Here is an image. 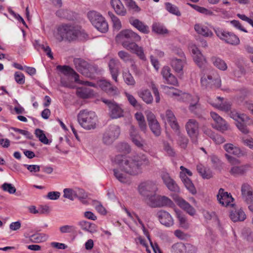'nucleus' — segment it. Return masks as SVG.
I'll return each instance as SVG.
<instances>
[{"label":"nucleus","mask_w":253,"mask_h":253,"mask_svg":"<svg viewBox=\"0 0 253 253\" xmlns=\"http://www.w3.org/2000/svg\"><path fill=\"white\" fill-rule=\"evenodd\" d=\"M112 162L118 165L122 171L132 176L141 173L143 167L149 165V160L143 154L131 157L118 155L112 159Z\"/></svg>","instance_id":"nucleus-1"},{"label":"nucleus","mask_w":253,"mask_h":253,"mask_svg":"<svg viewBox=\"0 0 253 253\" xmlns=\"http://www.w3.org/2000/svg\"><path fill=\"white\" fill-rule=\"evenodd\" d=\"M141 37L131 30H124L121 31L116 36V40L122 42L124 48L136 54L140 59L146 60L143 48L138 46L135 42L141 41Z\"/></svg>","instance_id":"nucleus-2"},{"label":"nucleus","mask_w":253,"mask_h":253,"mask_svg":"<svg viewBox=\"0 0 253 253\" xmlns=\"http://www.w3.org/2000/svg\"><path fill=\"white\" fill-rule=\"evenodd\" d=\"M78 120L80 125L85 129L90 130L96 127V116L94 112L87 110L80 111L78 115Z\"/></svg>","instance_id":"nucleus-3"},{"label":"nucleus","mask_w":253,"mask_h":253,"mask_svg":"<svg viewBox=\"0 0 253 253\" xmlns=\"http://www.w3.org/2000/svg\"><path fill=\"white\" fill-rule=\"evenodd\" d=\"M87 18L92 25L99 32L106 33L108 30V24L105 18L98 12L89 11L87 14Z\"/></svg>","instance_id":"nucleus-4"},{"label":"nucleus","mask_w":253,"mask_h":253,"mask_svg":"<svg viewBox=\"0 0 253 253\" xmlns=\"http://www.w3.org/2000/svg\"><path fill=\"white\" fill-rule=\"evenodd\" d=\"M57 31L61 40L66 39L69 41L75 40L80 33V30L78 26L68 24L59 26Z\"/></svg>","instance_id":"nucleus-5"},{"label":"nucleus","mask_w":253,"mask_h":253,"mask_svg":"<svg viewBox=\"0 0 253 253\" xmlns=\"http://www.w3.org/2000/svg\"><path fill=\"white\" fill-rule=\"evenodd\" d=\"M216 36L226 43L232 45H237L240 44V39L234 33L230 32L219 27L213 28Z\"/></svg>","instance_id":"nucleus-6"},{"label":"nucleus","mask_w":253,"mask_h":253,"mask_svg":"<svg viewBox=\"0 0 253 253\" xmlns=\"http://www.w3.org/2000/svg\"><path fill=\"white\" fill-rule=\"evenodd\" d=\"M120 133V127L118 126L115 125H110L104 130L102 133V143L106 146L111 145L119 138Z\"/></svg>","instance_id":"nucleus-7"},{"label":"nucleus","mask_w":253,"mask_h":253,"mask_svg":"<svg viewBox=\"0 0 253 253\" xmlns=\"http://www.w3.org/2000/svg\"><path fill=\"white\" fill-rule=\"evenodd\" d=\"M157 190V187L155 183L151 181L142 182L138 186V191L140 195L144 197L145 202L148 205L149 202L152 200Z\"/></svg>","instance_id":"nucleus-8"},{"label":"nucleus","mask_w":253,"mask_h":253,"mask_svg":"<svg viewBox=\"0 0 253 253\" xmlns=\"http://www.w3.org/2000/svg\"><path fill=\"white\" fill-rule=\"evenodd\" d=\"M102 101L108 106L109 115L112 119H118L124 117V111L121 105L118 104L114 101L105 99H103Z\"/></svg>","instance_id":"nucleus-9"},{"label":"nucleus","mask_w":253,"mask_h":253,"mask_svg":"<svg viewBox=\"0 0 253 253\" xmlns=\"http://www.w3.org/2000/svg\"><path fill=\"white\" fill-rule=\"evenodd\" d=\"M57 69L60 70L65 75H71L74 77L75 82L77 83L84 84L89 86L95 87L96 84L92 82L88 81H83L79 79V75L71 67L68 66L58 65L57 67Z\"/></svg>","instance_id":"nucleus-10"},{"label":"nucleus","mask_w":253,"mask_h":253,"mask_svg":"<svg viewBox=\"0 0 253 253\" xmlns=\"http://www.w3.org/2000/svg\"><path fill=\"white\" fill-rule=\"evenodd\" d=\"M74 63L76 69L82 75L88 78L92 77L91 71L93 68L86 61L81 58H75Z\"/></svg>","instance_id":"nucleus-11"},{"label":"nucleus","mask_w":253,"mask_h":253,"mask_svg":"<svg viewBox=\"0 0 253 253\" xmlns=\"http://www.w3.org/2000/svg\"><path fill=\"white\" fill-rule=\"evenodd\" d=\"M152 200L149 202L148 205L152 208L161 207L164 206L171 207L173 205L172 201L166 196H161L155 195L152 197Z\"/></svg>","instance_id":"nucleus-12"},{"label":"nucleus","mask_w":253,"mask_h":253,"mask_svg":"<svg viewBox=\"0 0 253 253\" xmlns=\"http://www.w3.org/2000/svg\"><path fill=\"white\" fill-rule=\"evenodd\" d=\"M146 117L149 126L152 132L156 136L160 135L161 127L154 114L151 112H149L147 113Z\"/></svg>","instance_id":"nucleus-13"},{"label":"nucleus","mask_w":253,"mask_h":253,"mask_svg":"<svg viewBox=\"0 0 253 253\" xmlns=\"http://www.w3.org/2000/svg\"><path fill=\"white\" fill-rule=\"evenodd\" d=\"M217 198L219 203L223 206L233 207L234 205V204L231 203V202H233L234 199L231 194L228 193L227 192H225L224 190L222 188H220L219 190Z\"/></svg>","instance_id":"nucleus-14"},{"label":"nucleus","mask_w":253,"mask_h":253,"mask_svg":"<svg viewBox=\"0 0 253 253\" xmlns=\"http://www.w3.org/2000/svg\"><path fill=\"white\" fill-rule=\"evenodd\" d=\"M201 83L202 86L205 88L218 87L220 86L221 81L218 78L213 79L211 76L206 75L201 78Z\"/></svg>","instance_id":"nucleus-15"},{"label":"nucleus","mask_w":253,"mask_h":253,"mask_svg":"<svg viewBox=\"0 0 253 253\" xmlns=\"http://www.w3.org/2000/svg\"><path fill=\"white\" fill-rule=\"evenodd\" d=\"M223 98L217 97L215 101L211 98L208 99V102L214 107L226 112H229L231 109V104L229 101L223 102Z\"/></svg>","instance_id":"nucleus-16"},{"label":"nucleus","mask_w":253,"mask_h":253,"mask_svg":"<svg viewBox=\"0 0 253 253\" xmlns=\"http://www.w3.org/2000/svg\"><path fill=\"white\" fill-rule=\"evenodd\" d=\"M187 133L191 138L196 137L199 133V125L195 119H189L185 126Z\"/></svg>","instance_id":"nucleus-17"},{"label":"nucleus","mask_w":253,"mask_h":253,"mask_svg":"<svg viewBox=\"0 0 253 253\" xmlns=\"http://www.w3.org/2000/svg\"><path fill=\"white\" fill-rule=\"evenodd\" d=\"M161 177L167 187L171 191L178 192L179 188L176 182L170 176L168 172H163Z\"/></svg>","instance_id":"nucleus-18"},{"label":"nucleus","mask_w":253,"mask_h":253,"mask_svg":"<svg viewBox=\"0 0 253 253\" xmlns=\"http://www.w3.org/2000/svg\"><path fill=\"white\" fill-rule=\"evenodd\" d=\"M192 53L194 62L200 68L204 67L206 63L207 60L201 52L196 46L192 47Z\"/></svg>","instance_id":"nucleus-19"},{"label":"nucleus","mask_w":253,"mask_h":253,"mask_svg":"<svg viewBox=\"0 0 253 253\" xmlns=\"http://www.w3.org/2000/svg\"><path fill=\"white\" fill-rule=\"evenodd\" d=\"M211 116L215 124H212L213 127L217 130L223 131L227 129V126L225 121L215 112H211Z\"/></svg>","instance_id":"nucleus-20"},{"label":"nucleus","mask_w":253,"mask_h":253,"mask_svg":"<svg viewBox=\"0 0 253 253\" xmlns=\"http://www.w3.org/2000/svg\"><path fill=\"white\" fill-rule=\"evenodd\" d=\"M129 22L133 27L142 33L147 34L150 32L148 26L138 19L130 17L129 19Z\"/></svg>","instance_id":"nucleus-21"},{"label":"nucleus","mask_w":253,"mask_h":253,"mask_svg":"<svg viewBox=\"0 0 253 253\" xmlns=\"http://www.w3.org/2000/svg\"><path fill=\"white\" fill-rule=\"evenodd\" d=\"M110 3L117 15L124 16L126 14V9L120 0H110Z\"/></svg>","instance_id":"nucleus-22"},{"label":"nucleus","mask_w":253,"mask_h":253,"mask_svg":"<svg viewBox=\"0 0 253 253\" xmlns=\"http://www.w3.org/2000/svg\"><path fill=\"white\" fill-rule=\"evenodd\" d=\"M120 61L117 59H111L109 62L108 66L110 72L111 74L112 79L118 82V76L119 72Z\"/></svg>","instance_id":"nucleus-23"},{"label":"nucleus","mask_w":253,"mask_h":253,"mask_svg":"<svg viewBox=\"0 0 253 253\" xmlns=\"http://www.w3.org/2000/svg\"><path fill=\"white\" fill-rule=\"evenodd\" d=\"M175 201L181 209L184 210L187 213L190 215H194L196 213L195 209L191 206L187 202L180 197H176Z\"/></svg>","instance_id":"nucleus-24"},{"label":"nucleus","mask_w":253,"mask_h":253,"mask_svg":"<svg viewBox=\"0 0 253 253\" xmlns=\"http://www.w3.org/2000/svg\"><path fill=\"white\" fill-rule=\"evenodd\" d=\"M129 131L130 136L132 142L138 148H142L143 146L144 140L139 135L136 128L131 126Z\"/></svg>","instance_id":"nucleus-25"},{"label":"nucleus","mask_w":253,"mask_h":253,"mask_svg":"<svg viewBox=\"0 0 253 253\" xmlns=\"http://www.w3.org/2000/svg\"><path fill=\"white\" fill-rule=\"evenodd\" d=\"M161 74L168 84L176 85L178 84L177 79L170 73V69L168 66L163 68Z\"/></svg>","instance_id":"nucleus-26"},{"label":"nucleus","mask_w":253,"mask_h":253,"mask_svg":"<svg viewBox=\"0 0 253 253\" xmlns=\"http://www.w3.org/2000/svg\"><path fill=\"white\" fill-rule=\"evenodd\" d=\"M160 222L167 227H169L173 224V220L170 214L165 211H161L157 213Z\"/></svg>","instance_id":"nucleus-27"},{"label":"nucleus","mask_w":253,"mask_h":253,"mask_svg":"<svg viewBox=\"0 0 253 253\" xmlns=\"http://www.w3.org/2000/svg\"><path fill=\"white\" fill-rule=\"evenodd\" d=\"M165 117L166 120L174 130H177L179 128L176 119L171 110H168L166 111Z\"/></svg>","instance_id":"nucleus-28"},{"label":"nucleus","mask_w":253,"mask_h":253,"mask_svg":"<svg viewBox=\"0 0 253 253\" xmlns=\"http://www.w3.org/2000/svg\"><path fill=\"white\" fill-rule=\"evenodd\" d=\"M224 149L227 153L233 154L238 157L243 156L245 154V152L243 150L231 143L225 144L224 145Z\"/></svg>","instance_id":"nucleus-29"},{"label":"nucleus","mask_w":253,"mask_h":253,"mask_svg":"<svg viewBox=\"0 0 253 253\" xmlns=\"http://www.w3.org/2000/svg\"><path fill=\"white\" fill-rule=\"evenodd\" d=\"M100 85L102 90L111 95H116L118 93L117 87L113 86L109 82L105 80L102 81Z\"/></svg>","instance_id":"nucleus-30"},{"label":"nucleus","mask_w":253,"mask_h":253,"mask_svg":"<svg viewBox=\"0 0 253 253\" xmlns=\"http://www.w3.org/2000/svg\"><path fill=\"white\" fill-rule=\"evenodd\" d=\"M186 62V59L173 57L171 60V66L176 72H180L182 71Z\"/></svg>","instance_id":"nucleus-31"},{"label":"nucleus","mask_w":253,"mask_h":253,"mask_svg":"<svg viewBox=\"0 0 253 253\" xmlns=\"http://www.w3.org/2000/svg\"><path fill=\"white\" fill-rule=\"evenodd\" d=\"M194 29L196 32L204 37H211L213 36V33L210 30L208 27L200 24H196L195 25Z\"/></svg>","instance_id":"nucleus-32"},{"label":"nucleus","mask_w":253,"mask_h":253,"mask_svg":"<svg viewBox=\"0 0 253 253\" xmlns=\"http://www.w3.org/2000/svg\"><path fill=\"white\" fill-rule=\"evenodd\" d=\"M230 217L231 219L234 222L244 221L246 215L244 211L242 209L235 210L230 212Z\"/></svg>","instance_id":"nucleus-33"},{"label":"nucleus","mask_w":253,"mask_h":253,"mask_svg":"<svg viewBox=\"0 0 253 253\" xmlns=\"http://www.w3.org/2000/svg\"><path fill=\"white\" fill-rule=\"evenodd\" d=\"M197 170L201 176L204 179H210L212 177L211 170L208 167L201 164L197 166Z\"/></svg>","instance_id":"nucleus-34"},{"label":"nucleus","mask_w":253,"mask_h":253,"mask_svg":"<svg viewBox=\"0 0 253 253\" xmlns=\"http://www.w3.org/2000/svg\"><path fill=\"white\" fill-rule=\"evenodd\" d=\"M138 95L147 104H151L153 100L151 93L148 89H141L137 92Z\"/></svg>","instance_id":"nucleus-35"},{"label":"nucleus","mask_w":253,"mask_h":253,"mask_svg":"<svg viewBox=\"0 0 253 253\" xmlns=\"http://www.w3.org/2000/svg\"><path fill=\"white\" fill-rule=\"evenodd\" d=\"M173 247L180 252H182L183 250H185L186 253H196L197 252L196 247L189 244L184 245L183 244L178 243L174 245Z\"/></svg>","instance_id":"nucleus-36"},{"label":"nucleus","mask_w":253,"mask_h":253,"mask_svg":"<svg viewBox=\"0 0 253 253\" xmlns=\"http://www.w3.org/2000/svg\"><path fill=\"white\" fill-rule=\"evenodd\" d=\"M181 180L184 184L186 189L192 194L196 193V188L191 181V180L188 177H185L183 174H181Z\"/></svg>","instance_id":"nucleus-37"},{"label":"nucleus","mask_w":253,"mask_h":253,"mask_svg":"<svg viewBox=\"0 0 253 253\" xmlns=\"http://www.w3.org/2000/svg\"><path fill=\"white\" fill-rule=\"evenodd\" d=\"M178 136L177 142L178 145L182 148L185 149L188 143V139L186 136L182 134L179 130H174Z\"/></svg>","instance_id":"nucleus-38"},{"label":"nucleus","mask_w":253,"mask_h":253,"mask_svg":"<svg viewBox=\"0 0 253 253\" xmlns=\"http://www.w3.org/2000/svg\"><path fill=\"white\" fill-rule=\"evenodd\" d=\"M229 116L238 123L240 121H246L249 119V117L245 114H239L236 110L229 111Z\"/></svg>","instance_id":"nucleus-39"},{"label":"nucleus","mask_w":253,"mask_h":253,"mask_svg":"<svg viewBox=\"0 0 253 253\" xmlns=\"http://www.w3.org/2000/svg\"><path fill=\"white\" fill-rule=\"evenodd\" d=\"M48 239V236L43 233H36L30 236L29 239L33 243H41L44 242Z\"/></svg>","instance_id":"nucleus-40"},{"label":"nucleus","mask_w":253,"mask_h":253,"mask_svg":"<svg viewBox=\"0 0 253 253\" xmlns=\"http://www.w3.org/2000/svg\"><path fill=\"white\" fill-rule=\"evenodd\" d=\"M77 94L82 98H87L93 95L92 90L87 87H81L78 89Z\"/></svg>","instance_id":"nucleus-41"},{"label":"nucleus","mask_w":253,"mask_h":253,"mask_svg":"<svg viewBox=\"0 0 253 253\" xmlns=\"http://www.w3.org/2000/svg\"><path fill=\"white\" fill-rule=\"evenodd\" d=\"M114 175L115 177L121 182L129 183L130 182V178L126 174L121 172L119 169H113Z\"/></svg>","instance_id":"nucleus-42"},{"label":"nucleus","mask_w":253,"mask_h":253,"mask_svg":"<svg viewBox=\"0 0 253 253\" xmlns=\"http://www.w3.org/2000/svg\"><path fill=\"white\" fill-rule=\"evenodd\" d=\"M211 61L213 65L222 71H225L227 69V65L222 59L217 57H212Z\"/></svg>","instance_id":"nucleus-43"},{"label":"nucleus","mask_w":253,"mask_h":253,"mask_svg":"<svg viewBox=\"0 0 253 253\" xmlns=\"http://www.w3.org/2000/svg\"><path fill=\"white\" fill-rule=\"evenodd\" d=\"M248 168L247 165L234 166L231 169L230 172L234 175H242L246 172Z\"/></svg>","instance_id":"nucleus-44"},{"label":"nucleus","mask_w":253,"mask_h":253,"mask_svg":"<svg viewBox=\"0 0 253 253\" xmlns=\"http://www.w3.org/2000/svg\"><path fill=\"white\" fill-rule=\"evenodd\" d=\"M152 31L160 35L168 34V29L162 24L159 23H154L152 25Z\"/></svg>","instance_id":"nucleus-45"},{"label":"nucleus","mask_w":253,"mask_h":253,"mask_svg":"<svg viewBox=\"0 0 253 253\" xmlns=\"http://www.w3.org/2000/svg\"><path fill=\"white\" fill-rule=\"evenodd\" d=\"M78 224L83 230L85 231L92 233L95 231V224L88 221H81L78 222Z\"/></svg>","instance_id":"nucleus-46"},{"label":"nucleus","mask_w":253,"mask_h":253,"mask_svg":"<svg viewBox=\"0 0 253 253\" xmlns=\"http://www.w3.org/2000/svg\"><path fill=\"white\" fill-rule=\"evenodd\" d=\"M123 77L124 82L128 85L133 86L135 84V81L132 75L129 71H126L123 72Z\"/></svg>","instance_id":"nucleus-47"},{"label":"nucleus","mask_w":253,"mask_h":253,"mask_svg":"<svg viewBox=\"0 0 253 253\" xmlns=\"http://www.w3.org/2000/svg\"><path fill=\"white\" fill-rule=\"evenodd\" d=\"M63 197L71 201L78 197L77 191L71 188H65L63 190Z\"/></svg>","instance_id":"nucleus-48"},{"label":"nucleus","mask_w":253,"mask_h":253,"mask_svg":"<svg viewBox=\"0 0 253 253\" xmlns=\"http://www.w3.org/2000/svg\"><path fill=\"white\" fill-rule=\"evenodd\" d=\"M35 134L39 140L44 144H48L49 143V140L45 136L42 130L40 128H37L35 131Z\"/></svg>","instance_id":"nucleus-49"},{"label":"nucleus","mask_w":253,"mask_h":253,"mask_svg":"<svg viewBox=\"0 0 253 253\" xmlns=\"http://www.w3.org/2000/svg\"><path fill=\"white\" fill-rule=\"evenodd\" d=\"M165 6L166 10L169 13L177 16H180L181 15V12L176 5L172 4L170 2H166Z\"/></svg>","instance_id":"nucleus-50"},{"label":"nucleus","mask_w":253,"mask_h":253,"mask_svg":"<svg viewBox=\"0 0 253 253\" xmlns=\"http://www.w3.org/2000/svg\"><path fill=\"white\" fill-rule=\"evenodd\" d=\"M188 4L193 8H194L195 10L197 11L205 14L206 15H212L213 14V13L211 10L207 9L204 7L200 6L198 5L194 4H191L188 3Z\"/></svg>","instance_id":"nucleus-51"},{"label":"nucleus","mask_w":253,"mask_h":253,"mask_svg":"<svg viewBox=\"0 0 253 253\" xmlns=\"http://www.w3.org/2000/svg\"><path fill=\"white\" fill-rule=\"evenodd\" d=\"M163 149L167 155L169 157H174L176 155V152L174 148L167 141H164L163 143Z\"/></svg>","instance_id":"nucleus-52"},{"label":"nucleus","mask_w":253,"mask_h":253,"mask_svg":"<svg viewBox=\"0 0 253 253\" xmlns=\"http://www.w3.org/2000/svg\"><path fill=\"white\" fill-rule=\"evenodd\" d=\"M108 14L113 22V27L117 30H120L122 27V24L119 18L111 11H109Z\"/></svg>","instance_id":"nucleus-53"},{"label":"nucleus","mask_w":253,"mask_h":253,"mask_svg":"<svg viewBox=\"0 0 253 253\" xmlns=\"http://www.w3.org/2000/svg\"><path fill=\"white\" fill-rule=\"evenodd\" d=\"M116 148L118 152L124 153L126 154L129 153L131 151L129 145L125 142L119 143L116 146Z\"/></svg>","instance_id":"nucleus-54"},{"label":"nucleus","mask_w":253,"mask_h":253,"mask_svg":"<svg viewBox=\"0 0 253 253\" xmlns=\"http://www.w3.org/2000/svg\"><path fill=\"white\" fill-rule=\"evenodd\" d=\"M176 213L180 226L185 229L188 228L189 227V224L185 216L180 212L176 211Z\"/></svg>","instance_id":"nucleus-55"},{"label":"nucleus","mask_w":253,"mask_h":253,"mask_svg":"<svg viewBox=\"0 0 253 253\" xmlns=\"http://www.w3.org/2000/svg\"><path fill=\"white\" fill-rule=\"evenodd\" d=\"M241 192L243 197L245 200L246 198H247L250 195H251V193L253 191L250 185L247 183H244L242 186Z\"/></svg>","instance_id":"nucleus-56"},{"label":"nucleus","mask_w":253,"mask_h":253,"mask_svg":"<svg viewBox=\"0 0 253 253\" xmlns=\"http://www.w3.org/2000/svg\"><path fill=\"white\" fill-rule=\"evenodd\" d=\"M126 5L129 8L136 12H139L140 8L137 5L136 2L133 0H124Z\"/></svg>","instance_id":"nucleus-57"},{"label":"nucleus","mask_w":253,"mask_h":253,"mask_svg":"<svg viewBox=\"0 0 253 253\" xmlns=\"http://www.w3.org/2000/svg\"><path fill=\"white\" fill-rule=\"evenodd\" d=\"M71 12L67 9H60L56 12V15L58 17L71 20V17L69 16Z\"/></svg>","instance_id":"nucleus-58"},{"label":"nucleus","mask_w":253,"mask_h":253,"mask_svg":"<svg viewBox=\"0 0 253 253\" xmlns=\"http://www.w3.org/2000/svg\"><path fill=\"white\" fill-rule=\"evenodd\" d=\"M14 79L16 82L19 84H23L25 83V76L24 74L20 72H16L15 73Z\"/></svg>","instance_id":"nucleus-59"},{"label":"nucleus","mask_w":253,"mask_h":253,"mask_svg":"<svg viewBox=\"0 0 253 253\" xmlns=\"http://www.w3.org/2000/svg\"><path fill=\"white\" fill-rule=\"evenodd\" d=\"M59 230L61 233H70L75 231V227L73 225H66L61 226Z\"/></svg>","instance_id":"nucleus-60"},{"label":"nucleus","mask_w":253,"mask_h":253,"mask_svg":"<svg viewBox=\"0 0 253 253\" xmlns=\"http://www.w3.org/2000/svg\"><path fill=\"white\" fill-rule=\"evenodd\" d=\"M12 129H13L14 131L18 132L23 135L26 136V137L29 139H32L33 137V135L28 131L21 129L16 127H12Z\"/></svg>","instance_id":"nucleus-61"},{"label":"nucleus","mask_w":253,"mask_h":253,"mask_svg":"<svg viewBox=\"0 0 253 253\" xmlns=\"http://www.w3.org/2000/svg\"><path fill=\"white\" fill-rule=\"evenodd\" d=\"M2 189L10 194H14L16 192V188L11 184L4 183L2 185Z\"/></svg>","instance_id":"nucleus-62"},{"label":"nucleus","mask_w":253,"mask_h":253,"mask_svg":"<svg viewBox=\"0 0 253 253\" xmlns=\"http://www.w3.org/2000/svg\"><path fill=\"white\" fill-rule=\"evenodd\" d=\"M245 122V121L238 122V123H236V126L244 134H247L249 133V130L248 129Z\"/></svg>","instance_id":"nucleus-63"},{"label":"nucleus","mask_w":253,"mask_h":253,"mask_svg":"<svg viewBox=\"0 0 253 253\" xmlns=\"http://www.w3.org/2000/svg\"><path fill=\"white\" fill-rule=\"evenodd\" d=\"M60 193L57 191L49 192L46 195V198L48 199L52 200H56L59 198L60 196Z\"/></svg>","instance_id":"nucleus-64"}]
</instances>
